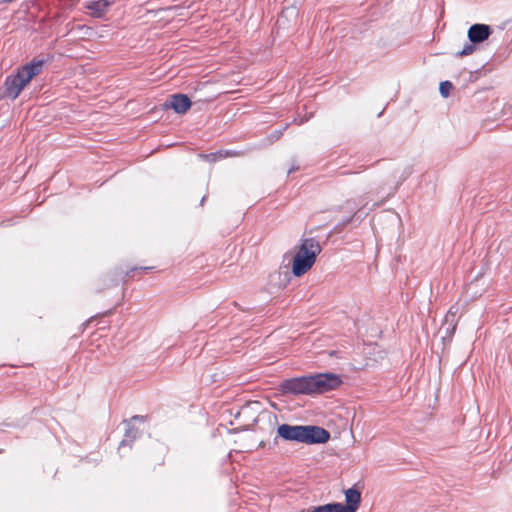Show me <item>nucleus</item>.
<instances>
[{"instance_id": "obj_1", "label": "nucleus", "mask_w": 512, "mask_h": 512, "mask_svg": "<svg viewBox=\"0 0 512 512\" xmlns=\"http://www.w3.org/2000/svg\"><path fill=\"white\" fill-rule=\"evenodd\" d=\"M341 378L334 373H320L287 379L282 382L281 389L286 394H323L338 388Z\"/></svg>"}, {"instance_id": "obj_2", "label": "nucleus", "mask_w": 512, "mask_h": 512, "mask_svg": "<svg viewBox=\"0 0 512 512\" xmlns=\"http://www.w3.org/2000/svg\"><path fill=\"white\" fill-rule=\"evenodd\" d=\"M278 436L291 442L305 444H323L330 439V433L319 426L281 424L277 428Z\"/></svg>"}, {"instance_id": "obj_3", "label": "nucleus", "mask_w": 512, "mask_h": 512, "mask_svg": "<svg viewBox=\"0 0 512 512\" xmlns=\"http://www.w3.org/2000/svg\"><path fill=\"white\" fill-rule=\"evenodd\" d=\"M47 62L48 59L34 58L18 68L16 74L9 75L5 80V96L15 100L30 81L42 72Z\"/></svg>"}, {"instance_id": "obj_4", "label": "nucleus", "mask_w": 512, "mask_h": 512, "mask_svg": "<svg viewBox=\"0 0 512 512\" xmlns=\"http://www.w3.org/2000/svg\"><path fill=\"white\" fill-rule=\"evenodd\" d=\"M320 252L321 246L318 241L314 238L304 239L292 259L293 275L300 277L310 270Z\"/></svg>"}, {"instance_id": "obj_5", "label": "nucleus", "mask_w": 512, "mask_h": 512, "mask_svg": "<svg viewBox=\"0 0 512 512\" xmlns=\"http://www.w3.org/2000/svg\"><path fill=\"white\" fill-rule=\"evenodd\" d=\"M165 107L173 109L178 114H184L191 107V100L187 95L174 94L166 101Z\"/></svg>"}, {"instance_id": "obj_6", "label": "nucleus", "mask_w": 512, "mask_h": 512, "mask_svg": "<svg viewBox=\"0 0 512 512\" xmlns=\"http://www.w3.org/2000/svg\"><path fill=\"white\" fill-rule=\"evenodd\" d=\"M492 30L486 24H474L468 30V38L473 44L482 43L491 35Z\"/></svg>"}, {"instance_id": "obj_7", "label": "nucleus", "mask_w": 512, "mask_h": 512, "mask_svg": "<svg viewBox=\"0 0 512 512\" xmlns=\"http://www.w3.org/2000/svg\"><path fill=\"white\" fill-rule=\"evenodd\" d=\"M135 421L143 422L144 421V417L136 415V416H133L126 423L127 429H126L124 438H123V440L120 443L119 449H121V448H123L125 446L131 447L133 441L139 436V431L132 424Z\"/></svg>"}, {"instance_id": "obj_8", "label": "nucleus", "mask_w": 512, "mask_h": 512, "mask_svg": "<svg viewBox=\"0 0 512 512\" xmlns=\"http://www.w3.org/2000/svg\"><path fill=\"white\" fill-rule=\"evenodd\" d=\"M346 505L342 503L343 512H356L361 501V493L355 488L345 491Z\"/></svg>"}, {"instance_id": "obj_9", "label": "nucleus", "mask_w": 512, "mask_h": 512, "mask_svg": "<svg viewBox=\"0 0 512 512\" xmlns=\"http://www.w3.org/2000/svg\"><path fill=\"white\" fill-rule=\"evenodd\" d=\"M108 6H109L108 0H97V1L88 2L86 5V8L90 11V13L94 17L100 18L105 14Z\"/></svg>"}, {"instance_id": "obj_10", "label": "nucleus", "mask_w": 512, "mask_h": 512, "mask_svg": "<svg viewBox=\"0 0 512 512\" xmlns=\"http://www.w3.org/2000/svg\"><path fill=\"white\" fill-rule=\"evenodd\" d=\"M298 16V11L295 7L285 8L277 19L278 28H286L288 20H295Z\"/></svg>"}, {"instance_id": "obj_11", "label": "nucleus", "mask_w": 512, "mask_h": 512, "mask_svg": "<svg viewBox=\"0 0 512 512\" xmlns=\"http://www.w3.org/2000/svg\"><path fill=\"white\" fill-rule=\"evenodd\" d=\"M311 512H343L342 503H329L314 507Z\"/></svg>"}, {"instance_id": "obj_12", "label": "nucleus", "mask_w": 512, "mask_h": 512, "mask_svg": "<svg viewBox=\"0 0 512 512\" xmlns=\"http://www.w3.org/2000/svg\"><path fill=\"white\" fill-rule=\"evenodd\" d=\"M457 320L458 318L454 315H445L443 326L445 327L447 333H453L455 331Z\"/></svg>"}, {"instance_id": "obj_13", "label": "nucleus", "mask_w": 512, "mask_h": 512, "mask_svg": "<svg viewBox=\"0 0 512 512\" xmlns=\"http://www.w3.org/2000/svg\"><path fill=\"white\" fill-rule=\"evenodd\" d=\"M451 89H452V83L451 82L444 81V82L440 83L439 91H440V94L443 97H445V98L448 97Z\"/></svg>"}, {"instance_id": "obj_14", "label": "nucleus", "mask_w": 512, "mask_h": 512, "mask_svg": "<svg viewBox=\"0 0 512 512\" xmlns=\"http://www.w3.org/2000/svg\"><path fill=\"white\" fill-rule=\"evenodd\" d=\"M475 47L473 43H466L461 51L457 53L458 56H467L474 52Z\"/></svg>"}, {"instance_id": "obj_15", "label": "nucleus", "mask_w": 512, "mask_h": 512, "mask_svg": "<svg viewBox=\"0 0 512 512\" xmlns=\"http://www.w3.org/2000/svg\"><path fill=\"white\" fill-rule=\"evenodd\" d=\"M458 312H459V307H458V305H457V304H455V305H452V306L450 307V309L448 310V312H447L446 314H447V315H450V316H451V315H454V316H456V317H457Z\"/></svg>"}, {"instance_id": "obj_16", "label": "nucleus", "mask_w": 512, "mask_h": 512, "mask_svg": "<svg viewBox=\"0 0 512 512\" xmlns=\"http://www.w3.org/2000/svg\"><path fill=\"white\" fill-rule=\"evenodd\" d=\"M238 155H239L238 152L232 151V150H227L224 152V154L222 152H219L220 157L238 156Z\"/></svg>"}, {"instance_id": "obj_17", "label": "nucleus", "mask_w": 512, "mask_h": 512, "mask_svg": "<svg viewBox=\"0 0 512 512\" xmlns=\"http://www.w3.org/2000/svg\"><path fill=\"white\" fill-rule=\"evenodd\" d=\"M289 281L288 271L285 272L284 280L279 283V286L285 287Z\"/></svg>"}, {"instance_id": "obj_18", "label": "nucleus", "mask_w": 512, "mask_h": 512, "mask_svg": "<svg viewBox=\"0 0 512 512\" xmlns=\"http://www.w3.org/2000/svg\"><path fill=\"white\" fill-rule=\"evenodd\" d=\"M138 268H132L130 271L126 272L125 276H129L131 272L137 270Z\"/></svg>"}, {"instance_id": "obj_19", "label": "nucleus", "mask_w": 512, "mask_h": 512, "mask_svg": "<svg viewBox=\"0 0 512 512\" xmlns=\"http://www.w3.org/2000/svg\"><path fill=\"white\" fill-rule=\"evenodd\" d=\"M140 269H141V270H150V269H151V267H141Z\"/></svg>"}, {"instance_id": "obj_20", "label": "nucleus", "mask_w": 512, "mask_h": 512, "mask_svg": "<svg viewBox=\"0 0 512 512\" xmlns=\"http://www.w3.org/2000/svg\"><path fill=\"white\" fill-rule=\"evenodd\" d=\"M205 198H206L205 196L202 198V200H201V205H202V204H203V202L205 201Z\"/></svg>"}, {"instance_id": "obj_21", "label": "nucleus", "mask_w": 512, "mask_h": 512, "mask_svg": "<svg viewBox=\"0 0 512 512\" xmlns=\"http://www.w3.org/2000/svg\"><path fill=\"white\" fill-rule=\"evenodd\" d=\"M292 171H295V168L290 169L288 173H291Z\"/></svg>"}]
</instances>
